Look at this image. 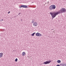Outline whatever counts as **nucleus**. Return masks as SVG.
I'll return each mask as SVG.
<instances>
[{"label": "nucleus", "instance_id": "a211bd4d", "mask_svg": "<svg viewBox=\"0 0 66 66\" xmlns=\"http://www.w3.org/2000/svg\"><path fill=\"white\" fill-rule=\"evenodd\" d=\"M2 21H3V19H2Z\"/></svg>", "mask_w": 66, "mask_h": 66}, {"label": "nucleus", "instance_id": "f8f14e48", "mask_svg": "<svg viewBox=\"0 0 66 66\" xmlns=\"http://www.w3.org/2000/svg\"><path fill=\"white\" fill-rule=\"evenodd\" d=\"M61 65H62V66H66V65L65 64H61Z\"/></svg>", "mask_w": 66, "mask_h": 66}, {"label": "nucleus", "instance_id": "2eb2a0df", "mask_svg": "<svg viewBox=\"0 0 66 66\" xmlns=\"http://www.w3.org/2000/svg\"><path fill=\"white\" fill-rule=\"evenodd\" d=\"M19 15H20V14H21V13H19Z\"/></svg>", "mask_w": 66, "mask_h": 66}, {"label": "nucleus", "instance_id": "423d86ee", "mask_svg": "<svg viewBox=\"0 0 66 66\" xmlns=\"http://www.w3.org/2000/svg\"><path fill=\"white\" fill-rule=\"evenodd\" d=\"M38 24L36 22H34L33 23L34 26V27H36L37 26Z\"/></svg>", "mask_w": 66, "mask_h": 66}, {"label": "nucleus", "instance_id": "412c9836", "mask_svg": "<svg viewBox=\"0 0 66 66\" xmlns=\"http://www.w3.org/2000/svg\"><path fill=\"white\" fill-rule=\"evenodd\" d=\"M47 4H49V3H47Z\"/></svg>", "mask_w": 66, "mask_h": 66}, {"label": "nucleus", "instance_id": "7ed1b4c3", "mask_svg": "<svg viewBox=\"0 0 66 66\" xmlns=\"http://www.w3.org/2000/svg\"><path fill=\"white\" fill-rule=\"evenodd\" d=\"M22 7H23V8H27L28 6L26 5H21L20 7V8H21Z\"/></svg>", "mask_w": 66, "mask_h": 66}, {"label": "nucleus", "instance_id": "6e6552de", "mask_svg": "<svg viewBox=\"0 0 66 66\" xmlns=\"http://www.w3.org/2000/svg\"><path fill=\"white\" fill-rule=\"evenodd\" d=\"M53 6V5H52L50 6V7H49L50 10H52V9H51L52 7Z\"/></svg>", "mask_w": 66, "mask_h": 66}, {"label": "nucleus", "instance_id": "dca6fc26", "mask_svg": "<svg viewBox=\"0 0 66 66\" xmlns=\"http://www.w3.org/2000/svg\"><path fill=\"white\" fill-rule=\"evenodd\" d=\"M56 66H60V65L59 64H58Z\"/></svg>", "mask_w": 66, "mask_h": 66}, {"label": "nucleus", "instance_id": "0eeeda50", "mask_svg": "<svg viewBox=\"0 0 66 66\" xmlns=\"http://www.w3.org/2000/svg\"><path fill=\"white\" fill-rule=\"evenodd\" d=\"M3 53H0V57H2L3 56Z\"/></svg>", "mask_w": 66, "mask_h": 66}, {"label": "nucleus", "instance_id": "6ab92c4d", "mask_svg": "<svg viewBox=\"0 0 66 66\" xmlns=\"http://www.w3.org/2000/svg\"><path fill=\"white\" fill-rule=\"evenodd\" d=\"M49 2H48L47 3H49Z\"/></svg>", "mask_w": 66, "mask_h": 66}, {"label": "nucleus", "instance_id": "f03ea898", "mask_svg": "<svg viewBox=\"0 0 66 66\" xmlns=\"http://www.w3.org/2000/svg\"><path fill=\"white\" fill-rule=\"evenodd\" d=\"M51 62V60H49L48 61H46L45 62H44L43 64H48L50 63Z\"/></svg>", "mask_w": 66, "mask_h": 66}, {"label": "nucleus", "instance_id": "20e7f679", "mask_svg": "<svg viewBox=\"0 0 66 66\" xmlns=\"http://www.w3.org/2000/svg\"><path fill=\"white\" fill-rule=\"evenodd\" d=\"M35 35L36 36H42V35L39 32H37L35 34Z\"/></svg>", "mask_w": 66, "mask_h": 66}, {"label": "nucleus", "instance_id": "4468645a", "mask_svg": "<svg viewBox=\"0 0 66 66\" xmlns=\"http://www.w3.org/2000/svg\"><path fill=\"white\" fill-rule=\"evenodd\" d=\"M34 20H33L32 21V23H34Z\"/></svg>", "mask_w": 66, "mask_h": 66}, {"label": "nucleus", "instance_id": "9b49d317", "mask_svg": "<svg viewBox=\"0 0 66 66\" xmlns=\"http://www.w3.org/2000/svg\"><path fill=\"white\" fill-rule=\"evenodd\" d=\"M22 55H25V52H23L22 53Z\"/></svg>", "mask_w": 66, "mask_h": 66}, {"label": "nucleus", "instance_id": "f257e3e1", "mask_svg": "<svg viewBox=\"0 0 66 66\" xmlns=\"http://www.w3.org/2000/svg\"><path fill=\"white\" fill-rule=\"evenodd\" d=\"M66 11V10L64 8H62L58 12H51L50 14L52 16V19H53L54 18L56 17L57 15L63 13H65Z\"/></svg>", "mask_w": 66, "mask_h": 66}, {"label": "nucleus", "instance_id": "9d476101", "mask_svg": "<svg viewBox=\"0 0 66 66\" xmlns=\"http://www.w3.org/2000/svg\"><path fill=\"white\" fill-rule=\"evenodd\" d=\"M57 62L58 63H60L61 62V60H59L57 61Z\"/></svg>", "mask_w": 66, "mask_h": 66}, {"label": "nucleus", "instance_id": "39448f33", "mask_svg": "<svg viewBox=\"0 0 66 66\" xmlns=\"http://www.w3.org/2000/svg\"><path fill=\"white\" fill-rule=\"evenodd\" d=\"M56 7V6H55V5H53L52 7V8L51 9V10H54V9H55V8Z\"/></svg>", "mask_w": 66, "mask_h": 66}, {"label": "nucleus", "instance_id": "f3484780", "mask_svg": "<svg viewBox=\"0 0 66 66\" xmlns=\"http://www.w3.org/2000/svg\"><path fill=\"white\" fill-rule=\"evenodd\" d=\"M10 13V11H9V12L8 13V14H9V13Z\"/></svg>", "mask_w": 66, "mask_h": 66}, {"label": "nucleus", "instance_id": "1a4fd4ad", "mask_svg": "<svg viewBox=\"0 0 66 66\" xmlns=\"http://www.w3.org/2000/svg\"><path fill=\"white\" fill-rule=\"evenodd\" d=\"M35 33H36V32H34L33 33L31 34V36H34V34H35Z\"/></svg>", "mask_w": 66, "mask_h": 66}, {"label": "nucleus", "instance_id": "aec40b11", "mask_svg": "<svg viewBox=\"0 0 66 66\" xmlns=\"http://www.w3.org/2000/svg\"><path fill=\"white\" fill-rule=\"evenodd\" d=\"M45 4H47V3H45Z\"/></svg>", "mask_w": 66, "mask_h": 66}, {"label": "nucleus", "instance_id": "ddd939ff", "mask_svg": "<svg viewBox=\"0 0 66 66\" xmlns=\"http://www.w3.org/2000/svg\"><path fill=\"white\" fill-rule=\"evenodd\" d=\"M17 61H18V59H17V58H16V59H15V62H17Z\"/></svg>", "mask_w": 66, "mask_h": 66}]
</instances>
